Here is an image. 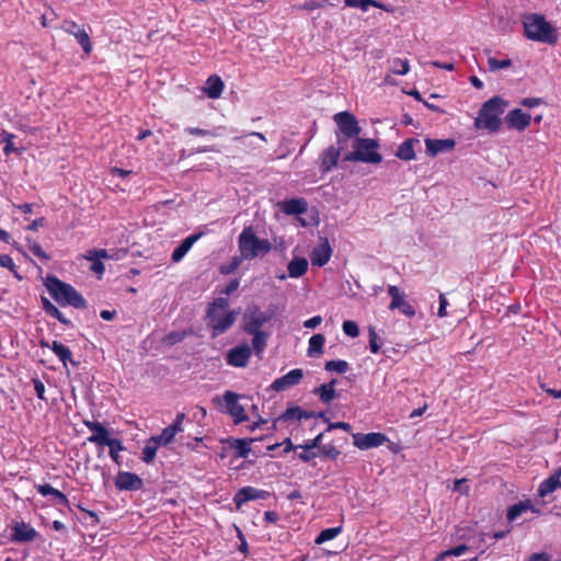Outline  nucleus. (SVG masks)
Listing matches in <instances>:
<instances>
[{"mask_svg":"<svg viewBox=\"0 0 561 561\" xmlns=\"http://www.w3.org/2000/svg\"><path fill=\"white\" fill-rule=\"evenodd\" d=\"M239 312L229 310L228 298H215L208 306L206 323L213 336H218L230 329L237 320Z\"/></svg>","mask_w":561,"mask_h":561,"instance_id":"f257e3e1","label":"nucleus"},{"mask_svg":"<svg viewBox=\"0 0 561 561\" xmlns=\"http://www.w3.org/2000/svg\"><path fill=\"white\" fill-rule=\"evenodd\" d=\"M507 106L508 103L504 99L500 96L491 98L482 104L473 122L474 128L496 133L501 128V116Z\"/></svg>","mask_w":561,"mask_h":561,"instance_id":"f03ea898","label":"nucleus"},{"mask_svg":"<svg viewBox=\"0 0 561 561\" xmlns=\"http://www.w3.org/2000/svg\"><path fill=\"white\" fill-rule=\"evenodd\" d=\"M238 248L242 259L253 260L266 255L272 244L267 239H260L251 226L245 227L238 238Z\"/></svg>","mask_w":561,"mask_h":561,"instance_id":"7ed1b4c3","label":"nucleus"},{"mask_svg":"<svg viewBox=\"0 0 561 561\" xmlns=\"http://www.w3.org/2000/svg\"><path fill=\"white\" fill-rule=\"evenodd\" d=\"M523 26L529 39L548 44H553L558 39L557 31L543 15L536 13L526 15Z\"/></svg>","mask_w":561,"mask_h":561,"instance_id":"20e7f679","label":"nucleus"},{"mask_svg":"<svg viewBox=\"0 0 561 561\" xmlns=\"http://www.w3.org/2000/svg\"><path fill=\"white\" fill-rule=\"evenodd\" d=\"M46 288L49 295L61 306L84 308V298L69 284L59 280L57 277H47Z\"/></svg>","mask_w":561,"mask_h":561,"instance_id":"39448f33","label":"nucleus"},{"mask_svg":"<svg viewBox=\"0 0 561 561\" xmlns=\"http://www.w3.org/2000/svg\"><path fill=\"white\" fill-rule=\"evenodd\" d=\"M352 152L345 156L346 161H359L364 163L378 164L382 161L379 153V144L375 139L357 137L352 145Z\"/></svg>","mask_w":561,"mask_h":561,"instance_id":"423d86ee","label":"nucleus"},{"mask_svg":"<svg viewBox=\"0 0 561 561\" xmlns=\"http://www.w3.org/2000/svg\"><path fill=\"white\" fill-rule=\"evenodd\" d=\"M271 316L261 310L257 306H248L243 313V330L245 332H257L262 331L261 328L268 322Z\"/></svg>","mask_w":561,"mask_h":561,"instance_id":"0eeeda50","label":"nucleus"},{"mask_svg":"<svg viewBox=\"0 0 561 561\" xmlns=\"http://www.w3.org/2000/svg\"><path fill=\"white\" fill-rule=\"evenodd\" d=\"M242 398V396L232 391H226L222 396L225 412L232 417L236 424L248 420L244 407L239 402Z\"/></svg>","mask_w":561,"mask_h":561,"instance_id":"6e6552de","label":"nucleus"},{"mask_svg":"<svg viewBox=\"0 0 561 561\" xmlns=\"http://www.w3.org/2000/svg\"><path fill=\"white\" fill-rule=\"evenodd\" d=\"M387 293L391 298L389 304L390 310H399L402 314L412 318L415 316V308L407 300L405 295L401 293L398 286L389 285Z\"/></svg>","mask_w":561,"mask_h":561,"instance_id":"1a4fd4ad","label":"nucleus"},{"mask_svg":"<svg viewBox=\"0 0 561 561\" xmlns=\"http://www.w3.org/2000/svg\"><path fill=\"white\" fill-rule=\"evenodd\" d=\"M61 28L68 33L75 36L78 44L82 47L83 51L87 55H90L92 51V42L90 38V35L85 31L84 26H80L75 21L71 20H65L62 22Z\"/></svg>","mask_w":561,"mask_h":561,"instance_id":"9d476101","label":"nucleus"},{"mask_svg":"<svg viewBox=\"0 0 561 561\" xmlns=\"http://www.w3.org/2000/svg\"><path fill=\"white\" fill-rule=\"evenodd\" d=\"M352 437L353 445L360 450L376 448L388 442V437L379 432H371L367 434L355 433Z\"/></svg>","mask_w":561,"mask_h":561,"instance_id":"9b49d317","label":"nucleus"},{"mask_svg":"<svg viewBox=\"0 0 561 561\" xmlns=\"http://www.w3.org/2000/svg\"><path fill=\"white\" fill-rule=\"evenodd\" d=\"M340 131L346 137H354L360 133L356 117L350 112H340L333 116Z\"/></svg>","mask_w":561,"mask_h":561,"instance_id":"f8f14e48","label":"nucleus"},{"mask_svg":"<svg viewBox=\"0 0 561 561\" xmlns=\"http://www.w3.org/2000/svg\"><path fill=\"white\" fill-rule=\"evenodd\" d=\"M83 424L92 432V435L88 437L89 443L103 447L112 439V437H110V432L102 423L85 420L83 421Z\"/></svg>","mask_w":561,"mask_h":561,"instance_id":"ddd939ff","label":"nucleus"},{"mask_svg":"<svg viewBox=\"0 0 561 561\" xmlns=\"http://www.w3.org/2000/svg\"><path fill=\"white\" fill-rule=\"evenodd\" d=\"M115 486L121 491H138L142 488V480L136 473L121 471L115 477Z\"/></svg>","mask_w":561,"mask_h":561,"instance_id":"4468645a","label":"nucleus"},{"mask_svg":"<svg viewBox=\"0 0 561 561\" xmlns=\"http://www.w3.org/2000/svg\"><path fill=\"white\" fill-rule=\"evenodd\" d=\"M531 122V116L519 108L510 111L505 116V123L508 128L523 131Z\"/></svg>","mask_w":561,"mask_h":561,"instance_id":"2eb2a0df","label":"nucleus"},{"mask_svg":"<svg viewBox=\"0 0 561 561\" xmlns=\"http://www.w3.org/2000/svg\"><path fill=\"white\" fill-rule=\"evenodd\" d=\"M251 356V347L243 343L233 348H231L227 354V363L233 367H244L247 366L249 358Z\"/></svg>","mask_w":561,"mask_h":561,"instance_id":"dca6fc26","label":"nucleus"},{"mask_svg":"<svg viewBox=\"0 0 561 561\" xmlns=\"http://www.w3.org/2000/svg\"><path fill=\"white\" fill-rule=\"evenodd\" d=\"M304 378V371L300 368L291 369L286 375L277 378L272 383V389L275 391H284L293 386L298 385Z\"/></svg>","mask_w":561,"mask_h":561,"instance_id":"f3484780","label":"nucleus"},{"mask_svg":"<svg viewBox=\"0 0 561 561\" xmlns=\"http://www.w3.org/2000/svg\"><path fill=\"white\" fill-rule=\"evenodd\" d=\"M267 495L268 493L264 490H259L253 486H244L236 493L233 502L237 510H240L244 503L253 500H263Z\"/></svg>","mask_w":561,"mask_h":561,"instance_id":"a211bd4d","label":"nucleus"},{"mask_svg":"<svg viewBox=\"0 0 561 561\" xmlns=\"http://www.w3.org/2000/svg\"><path fill=\"white\" fill-rule=\"evenodd\" d=\"M426 153L430 157H436L442 152H448L454 150L456 141L454 139H431L424 140Z\"/></svg>","mask_w":561,"mask_h":561,"instance_id":"6ab92c4d","label":"nucleus"},{"mask_svg":"<svg viewBox=\"0 0 561 561\" xmlns=\"http://www.w3.org/2000/svg\"><path fill=\"white\" fill-rule=\"evenodd\" d=\"M110 255L106 250L104 249H92L85 252L84 259L90 261L91 264V271L98 275L99 278L102 277L105 267L102 263L103 259H108Z\"/></svg>","mask_w":561,"mask_h":561,"instance_id":"aec40b11","label":"nucleus"},{"mask_svg":"<svg viewBox=\"0 0 561 561\" xmlns=\"http://www.w3.org/2000/svg\"><path fill=\"white\" fill-rule=\"evenodd\" d=\"M332 255V249L327 239H323L320 244H318L310 254V260L312 265L323 266L325 265Z\"/></svg>","mask_w":561,"mask_h":561,"instance_id":"412c9836","label":"nucleus"},{"mask_svg":"<svg viewBox=\"0 0 561 561\" xmlns=\"http://www.w3.org/2000/svg\"><path fill=\"white\" fill-rule=\"evenodd\" d=\"M341 150L330 146L320 156V170L324 173L331 171L339 162Z\"/></svg>","mask_w":561,"mask_h":561,"instance_id":"4be33fe9","label":"nucleus"},{"mask_svg":"<svg viewBox=\"0 0 561 561\" xmlns=\"http://www.w3.org/2000/svg\"><path fill=\"white\" fill-rule=\"evenodd\" d=\"M307 202L304 198H290L278 203L279 209L286 215L299 216L307 210Z\"/></svg>","mask_w":561,"mask_h":561,"instance_id":"5701e85b","label":"nucleus"},{"mask_svg":"<svg viewBox=\"0 0 561 561\" xmlns=\"http://www.w3.org/2000/svg\"><path fill=\"white\" fill-rule=\"evenodd\" d=\"M37 533L36 530L28 524L21 522L16 523L12 527V538L14 541L25 542L35 539Z\"/></svg>","mask_w":561,"mask_h":561,"instance_id":"b1692460","label":"nucleus"},{"mask_svg":"<svg viewBox=\"0 0 561 561\" xmlns=\"http://www.w3.org/2000/svg\"><path fill=\"white\" fill-rule=\"evenodd\" d=\"M560 478H561V468L550 474L547 479H545L539 488L538 495L540 497H546L547 495L554 492L558 488H560Z\"/></svg>","mask_w":561,"mask_h":561,"instance_id":"393cba45","label":"nucleus"},{"mask_svg":"<svg viewBox=\"0 0 561 561\" xmlns=\"http://www.w3.org/2000/svg\"><path fill=\"white\" fill-rule=\"evenodd\" d=\"M201 236H202V233H196V234H191V236L186 237L182 241V243L176 249H174V251L172 252V255H171L172 262L179 263L186 255V253L192 249V247L201 238Z\"/></svg>","mask_w":561,"mask_h":561,"instance_id":"a878e982","label":"nucleus"},{"mask_svg":"<svg viewBox=\"0 0 561 561\" xmlns=\"http://www.w3.org/2000/svg\"><path fill=\"white\" fill-rule=\"evenodd\" d=\"M224 81L217 75H211L203 88L204 92L210 99H218L224 90Z\"/></svg>","mask_w":561,"mask_h":561,"instance_id":"bb28decb","label":"nucleus"},{"mask_svg":"<svg viewBox=\"0 0 561 561\" xmlns=\"http://www.w3.org/2000/svg\"><path fill=\"white\" fill-rule=\"evenodd\" d=\"M308 270V261L305 257H294L287 265L288 276L299 278L306 274Z\"/></svg>","mask_w":561,"mask_h":561,"instance_id":"cd10ccee","label":"nucleus"},{"mask_svg":"<svg viewBox=\"0 0 561 561\" xmlns=\"http://www.w3.org/2000/svg\"><path fill=\"white\" fill-rule=\"evenodd\" d=\"M419 140L414 138H409L404 140L397 149L396 156L404 161H411L415 159L414 145L417 144Z\"/></svg>","mask_w":561,"mask_h":561,"instance_id":"c85d7f7f","label":"nucleus"},{"mask_svg":"<svg viewBox=\"0 0 561 561\" xmlns=\"http://www.w3.org/2000/svg\"><path fill=\"white\" fill-rule=\"evenodd\" d=\"M41 345L49 347L62 362L64 366H67V362L71 360V351L62 343L54 341L51 344H48L47 342L42 341Z\"/></svg>","mask_w":561,"mask_h":561,"instance_id":"c756f323","label":"nucleus"},{"mask_svg":"<svg viewBox=\"0 0 561 561\" xmlns=\"http://www.w3.org/2000/svg\"><path fill=\"white\" fill-rule=\"evenodd\" d=\"M324 343H325L324 335H322L320 333L312 335L309 339V343H308V351H307L308 356L309 357L320 356L323 353Z\"/></svg>","mask_w":561,"mask_h":561,"instance_id":"7c9ffc66","label":"nucleus"},{"mask_svg":"<svg viewBox=\"0 0 561 561\" xmlns=\"http://www.w3.org/2000/svg\"><path fill=\"white\" fill-rule=\"evenodd\" d=\"M36 490L43 496L51 495L56 497L57 501L65 506L69 504L67 496L61 491L53 488L50 484L36 485Z\"/></svg>","mask_w":561,"mask_h":561,"instance_id":"2f4dec72","label":"nucleus"},{"mask_svg":"<svg viewBox=\"0 0 561 561\" xmlns=\"http://www.w3.org/2000/svg\"><path fill=\"white\" fill-rule=\"evenodd\" d=\"M253 439L231 438L228 440L230 447L233 448L240 458H245L251 451L250 444Z\"/></svg>","mask_w":561,"mask_h":561,"instance_id":"473e14b6","label":"nucleus"},{"mask_svg":"<svg viewBox=\"0 0 561 561\" xmlns=\"http://www.w3.org/2000/svg\"><path fill=\"white\" fill-rule=\"evenodd\" d=\"M528 511L536 512L534 507L531 506L530 501H523L517 504L512 505L507 510V519L510 522L516 520L523 513H526Z\"/></svg>","mask_w":561,"mask_h":561,"instance_id":"72a5a7b5","label":"nucleus"},{"mask_svg":"<svg viewBox=\"0 0 561 561\" xmlns=\"http://www.w3.org/2000/svg\"><path fill=\"white\" fill-rule=\"evenodd\" d=\"M334 383V380L328 383H323L320 387L316 388L313 392L319 396L322 402L329 403L335 397Z\"/></svg>","mask_w":561,"mask_h":561,"instance_id":"f704fd0d","label":"nucleus"},{"mask_svg":"<svg viewBox=\"0 0 561 561\" xmlns=\"http://www.w3.org/2000/svg\"><path fill=\"white\" fill-rule=\"evenodd\" d=\"M105 446L108 447V454H110L111 459L116 465L119 466L122 463L121 451L124 450L122 440L118 438H112L111 440L107 442V444Z\"/></svg>","mask_w":561,"mask_h":561,"instance_id":"c9c22d12","label":"nucleus"},{"mask_svg":"<svg viewBox=\"0 0 561 561\" xmlns=\"http://www.w3.org/2000/svg\"><path fill=\"white\" fill-rule=\"evenodd\" d=\"M309 417H311V414L299 407L288 408L280 416L284 421H300Z\"/></svg>","mask_w":561,"mask_h":561,"instance_id":"e433bc0d","label":"nucleus"},{"mask_svg":"<svg viewBox=\"0 0 561 561\" xmlns=\"http://www.w3.org/2000/svg\"><path fill=\"white\" fill-rule=\"evenodd\" d=\"M248 333L253 335V339H252V347H253V350L257 354H261L264 351L265 346H266V341L268 339V333H266L264 331L248 332Z\"/></svg>","mask_w":561,"mask_h":561,"instance_id":"4c0bfd02","label":"nucleus"},{"mask_svg":"<svg viewBox=\"0 0 561 561\" xmlns=\"http://www.w3.org/2000/svg\"><path fill=\"white\" fill-rule=\"evenodd\" d=\"M160 445L154 442L153 437H151L145 445L144 449H142V460L146 462V463H150L153 461L156 455H157V450H158V447Z\"/></svg>","mask_w":561,"mask_h":561,"instance_id":"58836bf2","label":"nucleus"},{"mask_svg":"<svg viewBox=\"0 0 561 561\" xmlns=\"http://www.w3.org/2000/svg\"><path fill=\"white\" fill-rule=\"evenodd\" d=\"M178 432L170 425L162 430L161 434L158 436H153L154 442H157L160 446H165L170 444Z\"/></svg>","mask_w":561,"mask_h":561,"instance_id":"ea45409f","label":"nucleus"},{"mask_svg":"<svg viewBox=\"0 0 561 561\" xmlns=\"http://www.w3.org/2000/svg\"><path fill=\"white\" fill-rule=\"evenodd\" d=\"M468 546L466 545H459L457 547L447 549L445 551H442L437 557L436 561H444L448 557H460L465 554L468 551Z\"/></svg>","mask_w":561,"mask_h":561,"instance_id":"a19ab883","label":"nucleus"},{"mask_svg":"<svg viewBox=\"0 0 561 561\" xmlns=\"http://www.w3.org/2000/svg\"><path fill=\"white\" fill-rule=\"evenodd\" d=\"M341 527H332L323 529L316 538V543L321 545L325 541L332 540L341 533Z\"/></svg>","mask_w":561,"mask_h":561,"instance_id":"79ce46f5","label":"nucleus"},{"mask_svg":"<svg viewBox=\"0 0 561 561\" xmlns=\"http://www.w3.org/2000/svg\"><path fill=\"white\" fill-rule=\"evenodd\" d=\"M14 135L8 131H2L0 134V142L4 144L3 152L5 156L11 154L12 152H18L13 144Z\"/></svg>","mask_w":561,"mask_h":561,"instance_id":"37998d69","label":"nucleus"},{"mask_svg":"<svg viewBox=\"0 0 561 561\" xmlns=\"http://www.w3.org/2000/svg\"><path fill=\"white\" fill-rule=\"evenodd\" d=\"M345 4L351 8H359L367 11L370 7L379 8L380 4L375 0H344Z\"/></svg>","mask_w":561,"mask_h":561,"instance_id":"c03bdc74","label":"nucleus"},{"mask_svg":"<svg viewBox=\"0 0 561 561\" xmlns=\"http://www.w3.org/2000/svg\"><path fill=\"white\" fill-rule=\"evenodd\" d=\"M0 267L8 268L10 272L13 273L14 277H16L18 279L22 278L13 259L10 255L0 254Z\"/></svg>","mask_w":561,"mask_h":561,"instance_id":"a18cd8bd","label":"nucleus"},{"mask_svg":"<svg viewBox=\"0 0 561 561\" xmlns=\"http://www.w3.org/2000/svg\"><path fill=\"white\" fill-rule=\"evenodd\" d=\"M325 369L328 371H335L339 374H344L348 369V364L342 359L329 360L325 363Z\"/></svg>","mask_w":561,"mask_h":561,"instance_id":"49530a36","label":"nucleus"},{"mask_svg":"<svg viewBox=\"0 0 561 561\" xmlns=\"http://www.w3.org/2000/svg\"><path fill=\"white\" fill-rule=\"evenodd\" d=\"M42 304L44 310L51 317L58 319L60 322H66L62 317V313L58 310V308L53 305L47 298H42Z\"/></svg>","mask_w":561,"mask_h":561,"instance_id":"de8ad7c7","label":"nucleus"},{"mask_svg":"<svg viewBox=\"0 0 561 561\" xmlns=\"http://www.w3.org/2000/svg\"><path fill=\"white\" fill-rule=\"evenodd\" d=\"M451 490L460 495H469L470 485L467 479H456L453 481Z\"/></svg>","mask_w":561,"mask_h":561,"instance_id":"09e8293b","label":"nucleus"},{"mask_svg":"<svg viewBox=\"0 0 561 561\" xmlns=\"http://www.w3.org/2000/svg\"><path fill=\"white\" fill-rule=\"evenodd\" d=\"M342 329L345 335L351 337H357L359 334L358 325L355 321L346 320L342 324Z\"/></svg>","mask_w":561,"mask_h":561,"instance_id":"8fccbe9b","label":"nucleus"},{"mask_svg":"<svg viewBox=\"0 0 561 561\" xmlns=\"http://www.w3.org/2000/svg\"><path fill=\"white\" fill-rule=\"evenodd\" d=\"M378 335L374 328L369 329V350L371 353L377 354L380 350V345L378 344Z\"/></svg>","mask_w":561,"mask_h":561,"instance_id":"3c124183","label":"nucleus"},{"mask_svg":"<svg viewBox=\"0 0 561 561\" xmlns=\"http://www.w3.org/2000/svg\"><path fill=\"white\" fill-rule=\"evenodd\" d=\"M241 260H242V257H241V256H240V257L236 256V257H233V259L231 260V262L229 263V265H222V266H220V272H221V274H230V273H232L234 270H237V268L239 267V265H240V263H241Z\"/></svg>","mask_w":561,"mask_h":561,"instance_id":"603ef678","label":"nucleus"},{"mask_svg":"<svg viewBox=\"0 0 561 561\" xmlns=\"http://www.w3.org/2000/svg\"><path fill=\"white\" fill-rule=\"evenodd\" d=\"M30 250L31 252L36 256L38 257L39 260H43V261H46L48 260V255L44 252V250L41 248L39 244L37 243H32L30 245Z\"/></svg>","mask_w":561,"mask_h":561,"instance_id":"864d4df0","label":"nucleus"},{"mask_svg":"<svg viewBox=\"0 0 561 561\" xmlns=\"http://www.w3.org/2000/svg\"><path fill=\"white\" fill-rule=\"evenodd\" d=\"M545 102L540 98H525L520 101V104L526 107H536Z\"/></svg>","mask_w":561,"mask_h":561,"instance_id":"5fc2aeb1","label":"nucleus"},{"mask_svg":"<svg viewBox=\"0 0 561 561\" xmlns=\"http://www.w3.org/2000/svg\"><path fill=\"white\" fill-rule=\"evenodd\" d=\"M489 62L491 66V70L502 69V68H506V67L511 66V59H503V60L497 61L493 58H490Z\"/></svg>","mask_w":561,"mask_h":561,"instance_id":"6e6d98bb","label":"nucleus"},{"mask_svg":"<svg viewBox=\"0 0 561 561\" xmlns=\"http://www.w3.org/2000/svg\"><path fill=\"white\" fill-rule=\"evenodd\" d=\"M321 440H322V434H319L317 437H314L311 440L306 442L304 445H300L299 447L304 448L306 450H309V449L318 447L320 445Z\"/></svg>","mask_w":561,"mask_h":561,"instance_id":"4d7b16f0","label":"nucleus"},{"mask_svg":"<svg viewBox=\"0 0 561 561\" xmlns=\"http://www.w3.org/2000/svg\"><path fill=\"white\" fill-rule=\"evenodd\" d=\"M0 240L5 242V243H8V244H11L15 249L20 250L19 243L13 241L11 236L5 230H3L1 228H0Z\"/></svg>","mask_w":561,"mask_h":561,"instance_id":"13d9d810","label":"nucleus"},{"mask_svg":"<svg viewBox=\"0 0 561 561\" xmlns=\"http://www.w3.org/2000/svg\"><path fill=\"white\" fill-rule=\"evenodd\" d=\"M322 322L321 316H314L304 322V327L307 329H314Z\"/></svg>","mask_w":561,"mask_h":561,"instance_id":"bf43d9fd","label":"nucleus"},{"mask_svg":"<svg viewBox=\"0 0 561 561\" xmlns=\"http://www.w3.org/2000/svg\"><path fill=\"white\" fill-rule=\"evenodd\" d=\"M448 306V301L446 297L442 294L439 295V308H438V317L445 318L447 316L446 308Z\"/></svg>","mask_w":561,"mask_h":561,"instance_id":"052dcab7","label":"nucleus"},{"mask_svg":"<svg viewBox=\"0 0 561 561\" xmlns=\"http://www.w3.org/2000/svg\"><path fill=\"white\" fill-rule=\"evenodd\" d=\"M185 419V414L184 413H179L174 420V422L171 424V426L178 432H182L183 431V421Z\"/></svg>","mask_w":561,"mask_h":561,"instance_id":"680f3d73","label":"nucleus"},{"mask_svg":"<svg viewBox=\"0 0 561 561\" xmlns=\"http://www.w3.org/2000/svg\"><path fill=\"white\" fill-rule=\"evenodd\" d=\"M34 389H35V392H36V396L41 399V400H44L45 397H44V393H45V386L44 383L36 379L34 380Z\"/></svg>","mask_w":561,"mask_h":561,"instance_id":"e2e57ef3","label":"nucleus"},{"mask_svg":"<svg viewBox=\"0 0 561 561\" xmlns=\"http://www.w3.org/2000/svg\"><path fill=\"white\" fill-rule=\"evenodd\" d=\"M335 428H339V430H342V431H345V432H351L352 426L348 423H345V422H336V423H331L329 425V430H335Z\"/></svg>","mask_w":561,"mask_h":561,"instance_id":"0e129e2a","label":"nucleus"},{"mask_svg":"<svg viewBox=\"0 0 561 561\" xmlns=\"http://www.w3.org/2000/svg\"><path fill=\"white\" fill-rule=\"evenodd\" d=\"M527 561H550V557L545 552L533 553L528 557Z\"/></svg>","mask_w":561,"mask_h":561,"instance_id":"69168bd1","label":"nucleus"},{"mask_svg":"<svg viewBox=\"0 0 561 561\" xmlns=\"http://www.w3.org/2000/svg\"><path fill=\"white\" fill-rule=\"evenodd\" d=\"M239 287V280L238 279H233L231 280L226 287L225 289L222 290V293L227 296L231 295L234 290H237Z\"/></svg>","mask_w":561,"mask_h":561,"instance_id":"338daca9","label":"nucleus"},{"mask_svg":"<svg viewBox=\"0 0 561 561\" xmlns=\"http://www.w3.org/2000/svg\"><path fill=\"white\" fill-rule=\"evenodd\" d=\"M110 173L114 176H121V178H125L127 176L128 174L131 173L130 170H124V169H121V168H117V167H114V168H111L110 170Z\"/></svg>","mask_w":561,"mask_h":561,"instance_id":"774afa93","label":"nucleus"}]
</instances>
